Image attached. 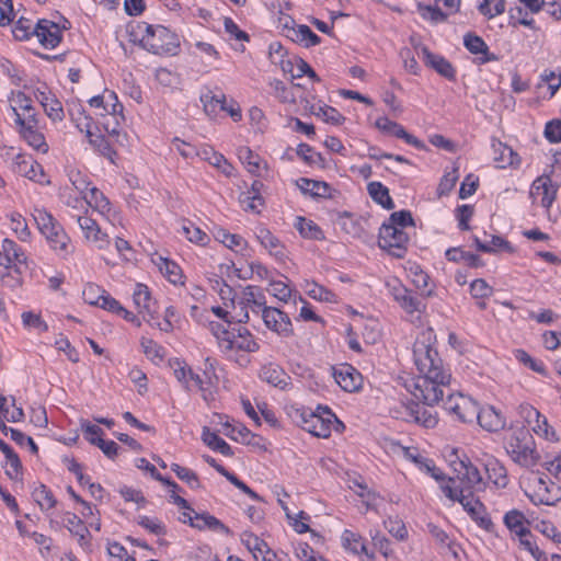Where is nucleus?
<instances>
[{"label":"nucleus","instance_id":"nucleus-1","mask_svg":"<svg viewBox=\"0 0 561 561\" xmlns=\"http://www.w3.org/2000/svg\"><path fill=\"white\" fill-rule=\"evenodd\" d=\"M431 333H423L413 345V357L420 373L411 383L407 385L412 396L423 404L433 407L443 400L444 387L450 381V374L443 367L438 352L430 344Z\"/></svg>","mask_w":561,"mask_h":561},{"label":"nucleus","instance_id":"nucleus-2","mask_svg":"<svg viewBox=\"0 0 561 561\" xmlns=\"http://www.w3.org/2000/svg\"><path fill=\"white\" fill-rule=\"evenodd\" d=\"M414 226L415 222L410 210L402 209L392 213L388 222H383L379 229V248L396 259H403L410 241L404 228Z\"/></svg>","mask_w":561,"mask_h":561},{"label":"nucleus","instance_id":"nucleus-3","mask_svg":"<svg viewBox=\"0 0 561 561\" xmlns=\"http://www.w3.org/2000/svg\"><path fill=\"white\" fill-rule=\"evenodd\" d=\"M505 440V450L511 459L525 468H533L540 461L533 435L526 426H511Z\"/></svg>","mask_w":561,"mask_h":561},{"label":"nucleus","instance_id":"nucleus-4","mask_svg":"<svg viewBox=\"0 0 561 561\" xmlns=\"http://www.w3.org/2000/svg\"><path fill=\"white\" fill-rule=\"evenodd\" d=\"M33 217L39 231L45 236L51 249L61 257H67L72 250L70 239L62 226L44 209H35Z\"/></svg>","mask_w":561,"mask_h":561},{"label":"nucleus","instance_id":"nucleus-5","mask_svg":"<svg viewBox=\"0 0 561 561\" xmlns=\"http://www.w3.org/2000/svg\"><path fill=\"white\" fill-rule=\"evenodd\" d=\"M145 32L140 44L148 51L156 55H176L180 41L175 33L162 25H146Z\"/></svg>","mask_w":561,"mask_h":561},{"label":"nucleus","instance_id":"nucleus-6","mask_svg":"<svg viewBox=\"0 0 561 561\" xmlns=\"http://www.w3.org/2000/svg\"><path fill=\"white\" fill-rule=\"evenodd\" d=\"M444 409L455 415L462 423H473L479 405L471 398L462 394H448L444 401Z\"/></svg>","mask_w":561,"mask_h":561},{"label":"nucleus","instance_id":"nucleus-7","mask_svg":"<svg viewBox=\"0 0 561 561\" xmlns=\"http://www.w3.org/2000/svg\"><path fill=\"white\" fill-rule=\"evenodd\" d=\"M454 471L465 493H477L485 489V482L479 469L469 460H459L454 463Z\"/></svg>","mask_w":561,"mask_h":561},{"label":"nucleus","instance_id":"nucleus-8","mask_svg":"<svg viewBox=\"0 0 561 561\" xmlns=\"http://www.w3.org/2000/svg\"><path fill=\"white\" fill-rule=\"evenodd\" d=\"M310 417L307 424V432L317 437L327 438L331 434V427L336 424L339 427H344V424L337 420L335 414L329 408L318 407V411L307 413Z\"/></svg>","mask_w":561,"mask_h":561},{"label":"nucleus","instance_id":"nucleus-9","mask_svg":"<svg viewBox=\"0 0 561 561\" xmlns=\"http://www.w3.org/2000/svg\"><path fill=\"white\" fill-rule=\"evenodd\" d=\"M262 320L266 328L276 332L279 336L290 337L294 335V328L287 313L275 307H264Z\"/></svg>","mask_w":561,"mask_h":561},{"label":"nucleus","instance_id":"nucleus-10","mask_svg":"<svg viewBox=\"0 0 561 561\" xmlns=\"http://www.w3.org/2000/svg\"><path fill=\"white\" fill-rule=\"evenodd\" d=\"M387 285L393 299L408 313H413L415 311L421 312L422 310L425 309L423 300L419 298L416 295H414L410 289L404 287L397 279L393 282V284L388 283Z\"/></svg>","mask_w":561,"mask_h":561},{"label":"nucleus","instance_id":"nucleus-11","mask_svg":"<svg viewBox=\"0 0 561 561\" xmlns=\"http://www.w3.org/2000/svg\"><path fill=\"white\" fill-rule=\"evenodd\" d=\"M458 503L461 504L463 510L469 516L483 529L490 530L493 527L491 518L485 513V507L476 493H465Z\"/></svg>","mask_w":561,"mask_h":561},{"label":"nucleus","instance_id":"nucleus-12","mask_svg":"<svg viewBox=\"0 0 561 561\" xmlns=\"http://www.w3.org/2000/svg\"><path fill=\"white\" fill-rule=\"evenodd\" d=\"M375 125L382 133L394 135L397 138L403 139L407 144L419 150L427 149L426 145L422 140L408 133L402 125L386 116L379 117Z\"/></svg>","mask_w":561,"mask_h":561},{"label":"nucleus","instance_id":"nucleus-13","mask_svg":"<svg viewBox=\"0 0 561 561\" xmlns=\"http://www.w3.org/2000/svg\"><path fill=\"white\" fill-rule=\"evenodd\" d=\"M14 171L19 175L25 176L39 184H49L42 164L35 161L32 157L19 154L14 162Z\"/></svg>","mask_w":561,"mask_h":561},{"label":"nucleus","instance_id":"nucleus-14","mask_svg":"<svg viewBox=\"0 0 561 561\" xmlns=\"http://www.w3.org/2000/svg\"><path fill=\"white\" fill-rule=\"evenodd\" d=\"M332 369L336 383L344 391L354 392L362 387L363 377L352 365L342 364L339 367H333Z\"/></svg>","mask_w":561,"mask_h":561},{"label":"nucleus","instance_id":"nucleus-15","mask_svg":"<svg viewBox=\"0 0 561 561\" xmlns=\"http://www.w3.org/2000/svg\"><path fill=\"white\" fill-rule=\"evenodd\" d=\"M33 32L45 48H55L62 38L59 25L45 19L37 22Z\"/></svg>","mask_w":561,"mask_h":561},{"label":"nucleus","instance_id":"nucleus-16","mask_svg":"<svg viewBox=\"0 0 561 561\" xmlns=\"http://www.w3.org/2000/svg\"><path fill=\"white\" fill-rule=\"evenodd\" d=\"M539 478L535 493L530 495V500L535 504L553 505L561 500V488L551 481L548 477Z\"/></svg>","mask_w":561,"mask_h":561},{"label":"nucleus","instance_id":"nucleus-17","mask_svg":"<svg viewBox=\"0 0 561 561\" xmlns=\"http://www.w3.org/2000/svg\"><path fill=\"white\" fill-rule=\"evenodd\" d=\"M478 424L488 432H499L506 425L505 416L493 405L479 408L476 420Z\"/></svg>","mask_w":561,"mask_h":561},{"label":"nucleus","instance_id":"nucleus-18","mask_svg":"<svg viewBox=\"0 0 561 561\" xmlns=\"http://www.w3.org/2000/svg\"><path fill=\"white\" fill-rule=\"evenodd\" d=\"M519 415L531 426L533 431L540 436L548 438L549 424L547 417L528 403H523L518 408Z\"/></svg>","mask_w":561,"mask_h":561},{"label":"nucleus","instance_id":"nucleus-19","mask_svg":"<svg viewBox=\"0 0 561 561\" xmlns=\"http://www.w3.org/2000/svg\"><path fill=\"white\" fill-rule=\"evenodd\" d=\"M558 187L553 186L549 175H541L537 178L530 188V196L542 195L540 204L545 208L551 207L557 197Z\"/></svg>","mask_w":561,"mask_h":561},{"label":"nucleus","instance_id":"nucleus-20","mask_svg":"<svg viewBox=\"0 0 561 561\" xmlns=\"http://www.w3.org/2000/svg\"><path fill=\"white\" fill-rule=\"evenodd\" d=\"M423 59L426 66L433 68L437 73L448 80L456 79L454 66L443 56L433 54L426 46L422 47Z\"/></svg>","mask_w":561,"mask_h":561},{"label":"nucleus","instance_id":"nucleus-21","mask_svg":"<svg viewBox=\"0 0 561 561\" xmlns=\"http://www.w3.org/2000/svg\"><path fill=\"white\" fill-rule=\"evenodd\" d=\"M296 185L299 187L302 194L309 195L313 198H331V186L324 181L311 180L307 178H300L296 181Z\"/></svg>","mask_w":561,"mask_h":561},{"label":"nucleus","instance_id":"nucleus-22","mask_svg":"<svg viewBox=\"0 0 561 561\" xmlns=\"http://www.w3.org/2000/svg\"><path fill=\"white\" fill-rule=\"evenodd\" d=\"M239 306H244L245 308H251L253 312H259L264 309L266 306V298L263 291L253 285H248L242 290V297L238 301Z\"/></svg>","mask_w":561,"mask_h":561},{"label":"nucleus","instance_id":"nucleus-23","mask_svg":"<svg viewBox=\"0 0 561 561\" xmlns=\"http://www.w3.org/2000/svg\"><path fill=\"white\" fill-rule=\"evenodd\" d=\"M407 415L416 424L425 428H433L437 425L438 419L435 413L421 407L417 402H411L407 407Z\"/></svg>","mask_w":561,"mask_h":561},{"label":"nucleus","instance_id":"nucleus-24","mask_svg":"<svg viewBox=\"0 0 561 561\" xmlns=\"http://www.w3.org/2000/svg\"><path fill=\"white\" fill-rule=\"evenodd\" d=\"M260 377L262 380L282 390L288 386L290 380V376L275 364L263 366L260 371Z\"/></svg>","mask_w":561,"mask_h":561},{"label":"nucleus","instance_id":"nucleus-25","mask_svg":"<svg viewBox=\"0 0 561 561\" xmlns=\"http://www.w3.org/2000/svg\"><path fill=\"white\" fill-rule=\"evenodd\" d=\"M188 519H190V525L199 530L208 528L214 531H220L226 535H231V530L229 529V527H227L217 517H215L208 513H202V514L196 513L194 518L192 516H188Z\"/></svg>","mask_w":561,"mask_h":561},{"label":"nucleus","instance_id":"nucleus-26","mask_svg":"<svg viewBox=\"0 0 561 561\" xmlns=\"http://www.w3.org/2000/svg\"><path fill=\"white\" fill-rule=\"evenodd\" d=\"M201 101L204 103L206 112L209 111V107H210V111L214 112L216 105H220V108L222 111H227L234 122L240 121L242 117L241 110L239 107L227 108L225 94L215 95V94H213L211 91H208L207 93H205L201 96Z\"/></svg>","mask_w":561,"mask_h":561},{"label":"nucleus","instance_id":"nucleus-27","mask_svg":"<svg viewBox=\"0 0 561 561\" xmlns=\"http://www.w3.org/2000/svg\"><path fill=\"white\" fill-rule=\"evenodd\" d=\"M66 527L73 536L78 537V542L81 547L89 546L90 531L83 520L76 514H67Z\"/></svg>","mask_w":561,"mask_h":561},{"label":"nucleus","instance_id":"nucleus-28","mask_svg":"<svg viewBox=\"0 0 561 561\" xmlns=\"http://www.w3.org/2000/svg\"><path fill=\"white\" fill-rule=\"evenodd\" d=\"M367 191L371 199L385 209L391 210L394 208V202L389 194V190L382 183L370 182L367 185Z\"/></svg>","mask_w":561,"mask_h":561},{"label":"nucleus","instance_id":"nucleus-29","mask_svg":"<svg viewBox=\"0 0 561 561\" xmlns=\"http://www.w3.org/2000/svg\"><path fill=\"white\" fill-rule=\"evenodd\" d=\"M445 256L450 262H465L469 267L477 268L484 265L482 259L479 255L463 251L461 248H449L445 252Z\"/></svg>","mask_w":561,"mask_h":561},{"label":"nucleus","instance_id":"nucleus-30","mask_svg":"<svg viewBox=\"0 0 561 561\" xmlns=\"http://www.w3.org/2000/svg\"><path fill=\"white\" fill-rule=\"evenodd\" d=\"M527 523L525 515L518 510L508 511L504 515V524L518 537L530 535V530L525 526Z\"/></svg>","mask_w":561,"mask_h":561},{"label":"nucleus","instance_id":"nucleus-31","mask_svg":"<svg viewBox=\"0 0 561 561\" xmlns=\"http://www.w3.org/2000/svg\"><path fill=\"white\" fill-rule=\"evenodd\" d=\"M202 439L205 445L211 448L215 451L220 453L226 457H232L233 450L229 444L226 443L221 437H219L216 433L211 432L207 426L203 428Z\"/></svg>","mask_w":561,"mask_h":561},{"label":"nucleus","instance_id":"nucleus-32","mask_svg":"<svg viewBox=\"0 0 561 561\" xmlns=\"http://www.w3.org/2000/svg\"><path fill=\"white\" fill-rule=\"evenodd\" d=\"M342 545L346 550H350L354 554L365 553L368 559L374 558V554L368 553L364 539L352 530H344L342 534Z\"/></svg>","mask_w":561,"mask_h":561},{"label":"nucleus","instance_id":"nucleus-33","mask_svg":"<svg viewBox=\"0 0 561 561\" xmlns=\"http://www.w3.org/2000/svg\"><path fill=\"white\" fill-rule=\"evenodd\" d=\"M210 332L216 336L219 342V345L224 347L225 351H231L234 347V332L226 329L221 323L213 321L209 323Z\"/></svg>","mask_w":561,"mask_h":561},{"label":"nucleus","instance_id":"nucleus-34","mask_svg":"<svg viewBox=\"0 0 561 561\" xmlns=\"http://www.w3.org/2000/svg\"><path fill=\"white\" fill-rule=\"evenodd\" d=\"M257 239L260 243L265 249H268L270 253L276 256L277 259H283L285 256L283 247L280 245V241L268 229H260L257 233Z\"/></svg>","mask_w":561,"mask_h":561},{"label":"nucleus","instance_id":"nucleus-35","mask_svg":"<svg viewBox=\"0 0 561 561\" xmlns=\"http://www.w3.org/2000/svg\"><path fill=\"white\" fill-rule=\"evenodd\" d=\"M489 479L499 488H505L508 484L507 470L496 459L485 465Z\"/></svg>","mask_w":561,"mask_h":561},{"label":"nucleus","instance_id":"nucleus-36","mask_svg":"<svg viewBox=\"0 0 561 561\" xmlns=\"http://www.w3.org/2000/svg\"><path fill=\"white\" fill-rule=\"evenodd\" d=\"M295 227L304 238L311 240L324 239L322 229L312 220H308L304 217H297V224Z\"/></svg>","mask_w":561,"mask_h":561},{"label":"nucleus","instance_id":"nucleus-37","mask_svg":"<svg viewBox=\"0 0 561 561\" xmlns=\"http://www.w3.org/2000/svg\"><path fill=\"white\" fill-rule=\"evenodd\" d=\"M133 298H134V302L137 306V308L139 309L140 313L146 311L150 316L151 319H154L153 311L151 310V307H150L151 295H150L149 288L146 285L140 284V283L137 284L134 295H133Z\"/></svg>","mask_w":561,"mask_h":561},{"label":"nucleus","instance_id":"nucleus-38","mask_svg":"<svg viewBox=\"0 0 561 561\" xmlns=\"http://www.w3.org/2000/svg\"><path fill=\"white\" fill-rule=\"evenodd\" d=\"M0 450L4 454L8 462L10 463L11 470H5V474L10 479H16L22 471V462L18 454L0 438Z\"/></svg>","mask_w":561,"mask_h":561},{"label":"nucleus","instance_id":"nucleus-39","mask_svg":"<svg viewBox=\"0 0 561 561\" xmlns=\"http://www.w3.org/2000/svg\"><path fill=\"white\" fill-rule=\"evenodd\" d=\"M291 39L296 43H304L307 48L321 43V38L305 24L299 25L297 28L293 27Z\"/></svg>","mask_w":561,"mask_h":561},{"label":"nucleus","instance_id":"nucleus-40","mask_svg":"<svg viewBox=\"0 0 561 561\" xmlns=\"http://www.w3.org/2000/svg\"><path fill=\"white\" fill-rule=\"evenodd\" d=\"M19 131L30 146L42 152L48 151V145L45 141V137L37 130V127L28 126V128L19 129Z\"/></svg>","mask_w":561,"mask_h":561},{"label":"nucleus","instance_id":"nucleus-41","mask_svg":"<svg viewBox=\"0 0 561 561\" xmlns=\"http://www.w3.org/2000/svg\"><path fill=\"white\" fill-rule=\"evenodd\" d=\"M0 431L4 435L10 434L11 439L19 445L27 444L32 454L36 455L38 453V447L31 436H26L21 431L7 426L3 422H0Z\"/></svg>","mask_w":561,"mask_h":561},{"label":"nucleus","instance_id":"nucleus-42","mask_svg":"<svg viewBox=\"0 0 561 561\" xmlns=\"http://www.w3.org/2000/svg\"><path fill=\"white\" fill-rule=\"evenodd\" d=\"M160 271L168 277L169 282L176 285L181 283L183 274L181 267L173 261L159 256V263H157Z\"/></svg>","mask_w":561,"mask_h":561},{"label":"nucleus","instance_id":"nucleus-43","mask_svg":"<svg viewBox=\"0 0 561 561\" xmlns=\"http://www.w3.org/2000/svg\"><path fill=\"white\" fill-rule=\"evenodd\" d=\"M311 112L316 116L321 117L325 123L333 125H341L345 121V117L336 108L329 105L319 106L318 108L313 105Z\"/></svg>","mask_w":561,"mask_h":561},{"label":"nucleus","instance_id":"nucleus-44","mask_svg":"<svg viewBox=\"0 0 561 561\" xmlns=\"http://www.w3.org/2000/svg\"><path fill=\"white\" fill-rule=\"evenodd\" d=\"M171 470L176 474V477L185 482L191 489H199L202 488V483L199 481L198 476L193 470L182 467L178 463L171 465Z\"/></svg>","mask_w":561,"mask_h":561},{"label":"nucleus","instance_id":"nucleus-45","mask_svg":"<svg viewBox=\"0 0 561 561\" xmlns=\"http://www.w3.org/2000/svg\"><path fill=\"white\" fill-rule=\"evenodd\" d=\"M234 332L236 337L241 339L240 342H236L234 345L237 348L244 352H256L259 350V344L252 339V334L247 328H238L232 330Z\"/></svg>","mask_w":561,"mask_h":561},{"label":"nucleus","instance_id":"nucleus-46","mask_svg":"<svg viewBox=\"0 0 561 561\" xmlns=\"http://www.w3.org/2000/svg\"><path fill=\"white\" fill-rule=\"evenodd\" d=\"M32 495L42 510H50L55 507L57 503L53 492L45 484H39L33 491Z\"/></svg>","mask_w":561,"mask_h":561},{"label":"nucleus","instance_id":"nucleus-47","mask_svg":"<svg viewBox=\"0 0 561 561\" xmlns=\"http://www.w3.org/2000/svg\"><path fill=\"white\" fill-rule=\"evenodd\" d=\"M182 231L188 241L201 245H206L210 240L206 232L191 221H187L182 226Z\"/></svg>","mask_w":561,"mask_h":561},{"label":"nucleus","instance_id":"nucleus-48","mask_svg":"<svg viewBox=\"0 0 561 561\" xmlns=\"http://www.w3.org/2000/svg\"><path fill=\"white\" fill-rule=\"evenodd\" d=\"M479 12L490 19L505 12V0H483L479 7Z\"/></svg>","mask_w":561,"mask_h":561},{"label":"nucleus","instance_id":"nucleus-49","mask_svg":"<svg viewBox=\"0 0 561 561\" xmlns=\"http://www.w3.org/2000/svg\"><path fill=\"white\" fill-rule=\"evenodd\" d=\"M90 196L87 195L84 198L88 201L89 205L98 209L100 213L104 214L110 211V202L107 197L96 187H91L89 190Z\"/></svg>","mask_w":561,"mask_h":561},{"label":"nucleus","instance_id":"nucleus-50","mask_svg":"<svg viewBox=\"0 0 561 561\" xmlns=\"http://www.w3.org/2000/svg\"><path fill=\"white\" fill-rule=\"evenodd\" d=\"M419 12L425 20H431L434 23L445 22L448 15L442 11L437 5L417 3Z\"/></svg>","mask_w":561,"mask_h":561},{"label":"nucleus","instance_id":"nucleus-51","mask_svg":"<svg viewBox=\"0 0 561 561\" xmlns=\"http://www.w3.org/2000/svg\"><path fill=\"white\" fill-rule=\"evenodd\" d=\"M306 293L313 299L320 301H335V294L317 283H307Z\"/></svg>","mask_w":561,"mask_h":561},{"label":"nucleus","instance_id":"nucleus-52","mask_svg":"<svg viewBox=\"0 0 561 561\" xmlns=\"http://www.w3.org/2000/svg\"><path fill=\"white\" fill-rule=\"evenodd\" d=\"M307 413H312L311 409L305 407H290L287 409V415L293 421L294 424L307 431V424H309V415Z\"/></svg>","mask_w":561,"mask_h":561},{"label":"nucleus","instance_id":"nucleus-53","mask_svg":"<svg viewBox=\"0 0 561 561\" xmlns=\"http://www.w3.org/2000/svg\"><path fill=\"white\" fill-rule=\"evenodd\" d=\"M91 146L112 163H115L114 158L117 153L103 135H96L94 138H91Z\"/></svg>","mask_w":561,"mask_h":561},{"label":"nucleus","instance_id":"nucleus-54","mask_svg":"<svg viewBox=\"0 0 561 561\" xmlns=\"http://www.w3.org/2000/svg\"><path fill=\"white\" fill-rule=\"evenodd\" d=\"M11 110L15 116V124L19 126V129L28 128V126L38 127V119L34 107H32L31 112L23 113L16 112V106H11Z\"/></svg>","mask_w":561,"mask_h":561},{"label":"nucleus","instance_id":"nucleus-55","mask_svg":"<svg viewBox=\"0 0 561 561\" xmlns=\"http://www.w3.org/2000/svg\"><path fill=\"white\" fill-rule=\"evenodd\" d=\"M34 26L32 21L25 18H20L12 28V34L15 39L25 41L34 35Z\"/></svg>","mask_w":561,"mask_h":561},{"label":"nucleus","instance_id":"nucleus-56","mask_svg":"<svg viewBox=\"0 0 561 561\" xmlns=\"http://www.w3.org/2000/svg\"><path fill=\"white\" fill-rule=\"evenodd\" d=\"M11 229L15 232L21 241H27L31 237L26 220L19 213L11 215Z\"/></svg>","mask_w":561,"mask_h":561},{"label":"nucleus","instance_id":"nucleus-57","mask_svg":"<svg viewBox=\"0 0 561 561\" xmlns=\"http://www.w3.org/2000/svg\"><path fill=\"white\" fill-rule=\"evenodd\" d=\"M458 178V167H455L453 171L445 173L444 176L440 179V182L437 187L438 195H448L455 187Z\"/></svg>","mask_w":561,"mask_h":561},{"label":"nucleus","instance_id":"nucleus-58","mask_svg":"<svg viewBox=\"0 0 561 561\" xmlns=\"http://www.w3.org/2000/svg\"><path fill=\"white\" fill-rule=\"evenodd\" d=\"M516 358L531 370L547 376V369L542 362L534 359L526 351L517 350L515 353Z\"/></svg>","mask_w":561,"mask_h":561},{"label":"nucleus","instance_id":"nucleus-59","mask_svg":"<svg viewBox=\"0 0 561 561\" xmlns=\"http://www.w3.org/2000/svg\"><path fill=\"white\" fill-rule=\"evenodd\" d=\"M88 442L98 446L110 459H114L118 454L119 446L114 440H104L102 437H88Z\"/></svg>","mask_w":561,"mask_h":561},{"label":"nucleus","instance_id":"nucleus-60","mask_svg":"<svg viewBox=\"0 0 561 561\" xmlns=\"http://www.w3.org/2000/svg\"><path fill=\"white\" fill-rule=\"evenodd\" d=\"M415 465L420 470L430 474L437 482H443L446 480L445 473L435 466V462L432 459L424 458V460L415 459Z\"/></svg>","mask_w":561,"mask_h":561},{"label":"nucleus","instance_id":"nucleus-61","mask_svg":"<svg viewBox=\"0 0 561 561\" xmlns=\"http://www.w3.org/2000/svg\"><path fill=\"white\" fill-rule=\"evenodd\" d=\"M463 44L465 47L471 53V54H486L488 45L478 35H474L472 33H468L463 37Z\"/></svg>","mask_w":561,"mask_h":561},{"label":"nucleus","instance_id":"nucleus-62","mask_svg":"<svg viewBox=\"0 0 561 561\" xmlns=\"http://www.w3.org/2000/svg\"><path fill=\"white\" fill-rule=\"evenodd\" d=\"M2 251L10 256L12 264L24 263L26 260L24 252L11 239L3 240Z\"/></svg>","mask_w":561,"mask_h":561},{"label":"nucleus","instance_id":"nucleus-63","mask_svg":"<svg viewBox=\"0 0 561 561\" xmlns=\"http://www.w3.org/2000/svg\"><path fill=\"white\" fill-rule=\"evenodd\" d=\"M214 236L217 241L224 243L229 249H234L236 247H240L242 243H245L241 236L229 233L227 230L221 228L217 229Z\"/></svg>","mask_w":561,"mask_h":561},{"label":"nucleus","instance_id":"nucleus-64","mask_svg":"<svg viewBox=\"0 0 561 561\" xmlns=\"http://www.w3.org/2000/svg\"><path fill=\"white\" fill-rule=\"evenodd\" d=\"M239 159L247 164L249 172L255 173L259 169L260 157L255 154L249 147H241L238 150Z\"/></svg>","mask_w":561,"mask_h":561}]
</instances>
